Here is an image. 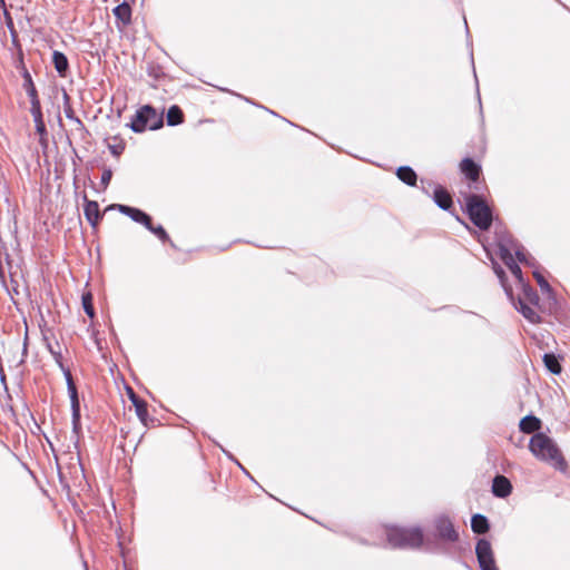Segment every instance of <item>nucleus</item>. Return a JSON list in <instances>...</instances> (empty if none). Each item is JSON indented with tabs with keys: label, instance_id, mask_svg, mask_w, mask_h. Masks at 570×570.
<instances>
[{
	"label": "nucleus",
	"instance_id": "obj_15",
	"mask_svg": "<svg viewBox=\"0 0 570 570\" xmlns=\"http://www.w3.org/2000/svg\"><path fill=\"white\" fill-rule=\"evenodd\" d=\"M500 258L502 259L504 265L510 269L512 275L517 278L518 283H522V271L518 263L515 262V258L513 257L512 253L507 249H503Z\"/></svg>",
	"mask_w": 570,
	"mask_h": 570
},
{
	"label": "nucleus",
	"instance_id": "obj_21",
	"mask_svg": "<svg viewBox=\"0 0 570 570\" xmlns=\"http://www.w3.org/2000/svg\"><path fill=\"white\" fill-rule=\"evenodd\" d=\"M397 178L409 186H415L417 180L416 173L409 166H401L396 170Z\"/></svg>",
	"mask_w": 570,
	"mask_h": 570
},
{
	"label": "nucleus",
	"instance_id": "obj_31",
	"mask_svg": "<svg viewBox=\"0 0 570 570\" xmlns=\"http://www.w3.org/2000/svg\"><path fill=\"white\" fill-rule=\"evenodd\" d=\"M533 277L543 293H547L548 295L552 293V287L538 269L533 271Z\"/></svg>",
	"mask_w": 570,
	"mask_h": 570
},
{
	"label": "nucleus",
	"instance_id": "obj_22",
	"mask_svg": "<svg viewBox=\"0 0 570 570\" xmlns=\"http://www.w3.org/2000/svg\"><path fill=\"white\" fill-rule=\"evenodd\" d=\"M166 120L168 126H177L184 122V112L177 105H173L168 108L166 114Z\"/></svg>",
	"mask_w": 570,
	"mask_h": 570
},
{
	"label": "nucleus",
	"instance_id": "obj_19",
	"mask_svg": "<svg viewBox=\"0 0 570 570\" xmlns=\"http://www.w3.org/2000/svg\"><path fill=\"white\" fill-rule=\"evenodd\" d=\"M112 13L117 20L121 21L125 26L131 22V7L127 2H122L112 9Z\"/></svg>",
	"mask_w": 570,
	"mask_h": 570
},
{
	"label": "nucleus",
	"instance_id": "obj_42",
	"mask_svg": "<svg viewBox=\"0 0 570 570\" xmlns=\"http://www.w3.org/2000/svg\"><path fill=\"white\" fill-rule=\"evenodd\" d=\"M222 450H223V453H226L228 458L233 459V456H232V454H230V453H228V452H227L226 450H224L223 448H222Z\"/></svg>",
	"mask_w": 570,
	"mask_h": 570
},
{
	"label": "nucleus",
	"instance_id": "obj_40",
	"mask_svg": "<svg viewBox=\"0 0 570 570\" xmlns=\"http://www.w3.org/2000/svg\"><path fill=\"white\" fill-rule=\"evenodd\" d=\"M129 400L132 402V400L140 399L132 390H129Z\"/></svg>",
	"mask_w": 570,
	"mask_h": 570
},
{
	"label": "nucleus",
	"instance_id": "obj_2",
	"mask_svg": "<svg viewBox=\"0 0 570 570\" xmlns=\"http://www.w3.org/2000/svg\"><path fill=\"white\" fill-rule=\"evenodd\" d=\"M465 212L470 220L481 230H488L491 227L492 210L482 196L476 194L466 195Z\"/></svg>",
	"mask_w": 570,
	"mask_h": 570
},
{
	"label": "nucleus",
	"instance_id": "obj_39",
	"mask_svg": "<svg viewBox=\"0 0 570 570\" xmlns=\"http://www.w3.org/2000/svg\"><path fill=\"white\" fill-rule=\"evenodd\" d=\"M11 284H12V291H13V293L18 295V294H19V291H18V283H17L13 278H11Z\"/></svg>",
	"mask_w": 570,
	"mask_h": 570
},
{
	"label": "nucleus",
	"instance_id": "obj_14",
	"mask_svg": "<svg viewBox=\"0 0 570 570\" xmlns=\"http://www.w3.org/2000/svg\"><path fill=\"white\" fill-rule=\"evenodd\" d=\"M497 244L499 247V256L501 257L502 250L507 249L512 253V249L517 247L519 242L513 238V236L505 230H495Z\"/></svg>",
	"mask_w": 570,
	"mask_h": 570
},
{
	"label": "nucleus",
	"instance_id": "obj_7",
	"mask_svg": "<svg viewBox=\"0 0 570 570\" xmlns=\"http://www.w3.org/2000/svg\"><path fill=\"white\" fill-rule=\"evenodd\" d=\"M422 189L429 195L428 188L424 186V184L428 185V187H434L433 190V200L443 210H450L453 207V199L451 194L448 191L446 188H444L441 185H434L432 181L424 179H421Z\"/></svg>",
	"mask_w": 570,
	"mask_h": 570
},
{
	"label": "nucleus",
	"instance_id": "obj_1",
	"mask_svg": "<svg viewBox=\"0 0 570 570\" xmlns=\"http://www.w3.org/2000/svg\"><path fill=\"white\" fill-rule=\"evenodd\" d=\"M529 450L539 460L551 463L556 469L564 471L567 462L556 442L542 432L532 435Z\"/></svg>",
	"mask_w": 570,
	"mask_h": 570
},
{
	"label": "nucleus",
	"instance_id": "obj_9",
	"mask_svg": "<svg viewBox=\"0 0 570 570\" xmlns=\"http://www.w3.org/2000/svg\"><path fill=\"white\" fill-rule=\"evenodd\" d=\"M110 208H117L119 213L128 216L134 222L144 225L146 228H150L149 224L151 223L153 218L146 212L122 204L111 205Z\"/></svg>",
	"mask_w": 570,
	"mask_h": 570
},
{
	"label": "nucleus",
	"instance_id": "obj_16",
	"mask_svg": "<svg viewBox=\"0 0 570 570\" xmlns=\"http://www.w3.org/2000/svg\"><path fill=\"white\" fill-rule=\"evenodd\" d=\"M541 420L532 414H529L520 420L519 429L521 432L530 434L537 433L541 428Z\"/></svg>",
	"mask_w": 570,
	"mask_h": 570
},
{
	"label": "nucleus",
	"instance_id": "obj_44",
	"mask_svg": "<svg viewBox=\"0 0 570 570\" xmlns=\"http://www.w3.org/2000/svg\"><path fill=\"white\" fill-rule=\"evenodd\" d=\"M478 99H479V101H481V96H480L479 91H478Z\"/></svg>",
	"mask_w": 570,
	"mask_h": 570
},
{
	"label": "nucleus",
	"instance_id": "obj_35",
	"mask_svg": "<svg viewBox=\"0 0 570 570\" xmlns=\"http://www.w3.org/2000/svg\"><path fill=\"white\" fill-rule=\"evenodd\" d=\"M111 178H112V170L110 168H105L102 171L101 181H100L104 190L108 187Z\"/></svg>",
	"mask_w": 570,
	"mask_h": 570
},
{
	"label": "nucleus",
	"instance_id": "obj_12",
	"mask_svg": "<svg viewBox=\"0 0 570 570\" xmlns=\"http://www.w3.org/2000/svg\"><path fill=\"white\" fill-rule=\"evenodd\" d=\"M510 301L514 305V307L523 315V317L527 318L529 322L533 324L541 322L540 315L530 306L531 304L525 303L523 298L518 297L515 301V298L513 297V299Z\"/></svg>",
	"mask_w": 570,
	"mask_h": 570
},
{
	"label": "nucleus",
	"instance_id": "obj_4",
	"mask_svg": "<svg viewBox=\"0 0 570 570\" xmlns=\"http://www.w3.org/2000/svg\"><path fill=\"white\" fill-rule=\"evenodd\" d=\"M164 126V114L157 112L151 105L140 107L130 121V129L140 134L145 130H157Z\"/></svg>",
	"mask_w": 570,
	"mask_h": 570
},
{
	"label": "nucleus",
	"instance_id": "obj_41",
	"mask_svg": "<svg viewBox=\"0 0 570 570\" xmlns=\"http://www.w3.org/2000/svg\"><path fill=\"white\" fill-rule=\"evenodd\" d=\"M8 27H9L11 30L13 29V22H12L11 18H9Z\"/></svg>",
	"mask_w": 570,
	"mask_h": 570
},
{
	"label": "nucleus",
	"instance_id": "obj_30",
	"mask_svg": "<svg viewBox=\"0 0 570 570\" xmlns=\"http://www.w3.org/2000/svg\"><path fill=\"white\" fill-rule=\"evenodd\" d=\"M33 122H35V127H36V132L40 137V141L45 140L48 135V131H47L46 124L43 120V115L33 117Z\"/></svg>",
	"mask_w": 570,
	"mask_h": 570
},
{
	"label": "nucleus",
	"instance_id": "obj_18",
	"mask_svg": "<svg viewBox=\"0 0 570 570\" xmlns=\"http://www.w3.org/2000/svg\"><path fill=\"white\" fill-rule=\"evenodd\" d=\"M471 529L476 534H484L490 530V522L485 515L475 513L471 518Z\"/></svg>",
	"mask_w": 570,
	"mask_h": 570
},
{
	"label": "nucleus",
	"instance_id": "obj_33",
	"mask_svg": "<svg viewBox=\"0 0 570 570\" xmlns=\"http://www.w3.org/2000/svg\"><path fill=\"white\" fill-rule=\"evenodd\" d=\"M29 99H30V104H31L30 112L32 115V118L33 117H38V116H42V110H41V104H40L39 96L30 97Z\"/></svg>",
	"mask_w": 570,
	"mask_h": 570
},
{
	"label": "nucleus",
	"instance_id": "obj_27",
	"mask_svg": "<svg viewBox=\"0 0 570 570\" xmlns=\"http://www.w3.org/2000/svg\"><path fill=\"white\" fill-rule=\"evenodd\" d=\"M512 250L515 253V258L521 263L529 266H535V259L531 257L521 244H518Z\"/></svg>",
	"mask_w": 570,
	"mask_h": 570
},
{
	"label": "nucleus",
	"instance_id": "obj_20",
	"mask_svg": "<svg viewBox=\"0 0 570 570\" xmlns=\"http://www.w3.org/2000/svg\"><path fill=\"white\" fill-rule=\"evenodd\" d=\"M542 361L550 373L554 375H559L561 373L562 366L560 358L554 353H546L542 357Z\"/></svg>",
	"mask_w": 570,
	"mask_h": 570
},
{
	"label": "nucleus",
	"instance_id": "obj_45",
	"mask_svg": "<svg viewBox=\"0 0 570 570\" xmlns=\"http://www.w3.org/2000/svg\"><path fill=\"white\" fill-rule=\"evenodd\" d=\"M1 2H3V0H1Z\"/></svg>",
	"mask_w": 570,
	"mask_h": 570
},
{
	"label": "nucleus",
	"instance_id": "obj_37",
	"mask_svg": "<svg viewBox=\"0 0 570 570\" xmlns=\"http://www.w3.org/2000/svg\"><path fill=\"white\" fill-rule=\"evenodd\" d=\"M62 97H63V107H65V106H68V105H71V104H70V99H71V98H70V96L67 94V91H66V90H63V95H62Z\"/></svg>",
	"mask_w": 570,
	"mask_h": 570
},
{
	"label": "nucleus",
	"instance_id": "obj_17",
	"mask_svg": "<svg viewBox=\"0 0 570 570\" xmlns=\"http://www.w3.org/2000/svg\"><path fill=\"white\" fill-rule=\"evenodd\" d=\"M52 63L60 77L67 76L69 71V61L63 52L55 50L52 52Z\"/></svg>",
	"mask_w": 570,
	"mask_h": 570
},
{
	"label": "nucleus",
	"instance_id": "obj_34",
	"mask_svg": "<svg viewBox=\"0 0 570 570\" xmlns=\"http://www.w3.org/2000/svg\"><path fill=\"white\" fill-rule=\"evenodd\" d=\"M49 351H50L51 355L53 356V358H55L56 363L58 364V366L63 372V375L66 376V373L71 374L70 370L68 367H66L63 365V363H62V355H61V353L53 351V348L51 346H49Z\"/></svg>",
	"mask_w": 570,
	"mask_h": 570
},
{
	"label": "nucleus",
	"instance_id": "obj_5",
	"mask_svg": "<svg viewBox=\"0 0 570 570\" xmlns=\"http://www.w3.org/2000/svg\"><path fill=\"white\" fill-rule=\"evenodd\" d=\"M66 383L67 390L70 397L71 404V423H72V432L77 436L81 434V414H80V400L77 386L75 384L73 377L71 374L66 373Z\"/></svg>",
	"mask_w": 570,
	"mask_h": 570
},
{
	"label": "nucleus",
	"instance_id": "obj_24",
	"mask_svg": "<svg viewBox=\"0 0 570 570\" xmlns=\"http://www.w3.org/2000/svg\"><path fill=\"white\" fill-rule=\"evenodd\" d=\"M493 271L498 276L502 287L504 288V292L509 299H513V291L512 287L507 284V274L504 269L498 263H493Z\"/></svg>",
	"mask_w": 570,
	"mask_h": 570
},
{
	"label": "nucleus",
	"instance_id": "obj_26",
	"mask_svg": "<svg viewBox=\"0 0 570 570\" xmlns=\"http://www.w3.org/2000/svg\"><path fill=\"white\" fill-rule=\"evenodd\" d=\"M132 404L136 410V414L140 422L144 425H147V419H148V409H147V402L142 399L132 400Z\"/></svg>",
	"mask_w": 570,
	"mask_h": 570
},
{
	"label": "nucleus",
	"instance_id": "obj_32",
	"mask_svg": "<svg viewBox=\"0 0 570 570\" xmlns=\"http://www.w3.org/2000/svg\"><path fill=\"white\" fill-rule=\"evenodd\" d=\"M63 112L68 119L75 121V124L77 125V129H79V130L85 129L83 122L75 115V111H73L71 105L65 106Z\"/></svg>",
	"mask_w": 570,
	"mask_h": 570
},
{
	"label": "nucleus",
	"instance_id": "obj_10",
	"mask_svg": "<svg viewBox=\"0 0 570 570\" xmlns=\"http://www.w3.org/2000/svg\"><path fill=\"white\" fill-rule=\"evenodd\" d=\"M511 492H512L511 481L502 474H497L492 481L493 495L497 498L504 499V498L509 497L511 494Z\"/></svg>",
	"mask_w": 570,
	"mask_h": 570
},
{
	"label": "nucleus",
	"instance_id": "obj_28",
	"mask_svg": "<svg viewBox=\"0 0 570 570\" xmlns=\"http://www.w3.org/2000/svg\"><path fill=\"white\" fill-rule=\"evenodd\" d=\"M150 228H147L150 233L156 235L163 243H169L171 247H176L174 242L169 238V235L161 225L154 226L153 222L149 224Z\"/></svg>",
	"mask_w": 570,
	"mask_h": 570
},
{
	"label": "nucleus",
	"instance_id": "obj_3",
	"mask_svg": "<svg viewBox=\"0 0 570 570\" xmlns=\"http://www.w3.org/2000/svg\"><path fill=\"white\" fill-rule=\"evenodd\" d=\"M387 542L393 548L417 549L423 543V531L419 527H391L386 530Z\"/></svg>",
	"mask_w": 570,
	"mask_h": 570
},
{
	"label": "nucleus",
	"instance_id": "obj_25",
	"mask_svg": "<svg viewBox=\"0 0 570 570\" xmlns=\"http://www.w3.org/2000/svg\"><path fill=\"white\" fill-rule=\"evenodd\" d=\"M22 78H23V89L26 90L28 97H36L38 96L37 88L33 83L32 77L30 72L27 70V68L23 67L22 69Z\"/></svg>",
	"mask_w": 570,
	"mask_h": 570
},
{
	"label": "nucleus",
	"instance_id": "obj_29",
	"mask_svg": "<svg viewBox=\"0 0 570 570\" xmlns=\"http://www.w3.org/2000/svg\"><path fill=\"white\" fill-rule=\"evenodd\" d=\"M81 302H82V307H83L85 313L88 315V317L94 318L96 313H95L91 293L90 292L83 293L82 297H81Z\"/></svg>",
	"mask_w": 570,
	"mask_h": 570
},
{
	"label": "nucleus",
	"instance_id": "obj_23",
	"mask_svg": "<svg viewBox=\"0 0 570 570\" xmlns=\"http://www.w3.org/2000/svg\"><path fill=\"white\" fill-rule=\"evenodd\" d=\"M519 285L522 288V296L520 297L528 304L538 305L539 295L537 291L530 284L525 283L524 279H522V283H519Z\"/></svg>",
	"mask_w": 570,
	"mask_h": 570
},
{
	"label": "nucleus",
	"instance_id": "obj_43",
	"mask_svg": "<svg viewBox=\"0 0 570 570\" xmlns=\"http://www.w3.org/2000/svg\"><path fill=\"white\" fill-rule=\"evenodd\" d=\"M23 353H27V344L24 343Z\"/></svg>",
	"mask_w": 570,
	"mask_h": 570
},
{
	"label": "nucleus",
	"instance_id": "obj_6",
	"mask_svg": "<svg viewBox=\"0 0 570 570\" xmlns=\"http://www.w3.org/2000/svg\"><path fill=\"white\" fill-rule=\"evenodd\" d=\"M475 554L480 570H499L490 541L487 539L478 540L475 546Z\"/></svg>",
	"mask_w": 570,
	"mask_h": 570
},
{
	"label": "nucleus",
	"instance_id": "obj_13",
	"mask_svg": "<svg viewBox=\"0 0 570 570\" xmlns=\"http://www.w3.org/2000/svg\"><path fill=\"white\" fill-rule=\"evenodd\" d=\"M83 213L88 220V223L96 227L99 222L102 219V214L100 213L99 205L96 200H89L85 196V206H83Z\"/></svg>",
	"mask_w": 570,
	"mask_h": 570
},
{
	"label": "nucleus",
	"instance_id": "obj_36",
	"mask_svg": "<svg viewBox=\"0 0 570 570\" xmlns=\"http://www.w3.org/2000/svg\"><path fill=\"white\" fill-rule=\"evenodd\" d=\"M109 150L110 153L114 155V156H119L122 150H124V147H120V146H109Z\"/></svg>",
	"mask_w": 570,
	"mask_h": 570
},
{
	"label": "nucleus",
	"instance_id": "obj_38",
	"mask_svg": "<svg viewBox=\"0 0 570 570\" xmlns=\"http://www.w3.org/2000/svg\"><path fill=\"white\" fill-rule=\"evenodd\" d=\"M0 381L6 384V374H4V370H3V366H2V362H0Z\"/></svg>",
	"mask_w": 570,
	"mask_h": 570
},
{
	"label": "nucleus",
	"instance_id": "obj_11",
	"mask_svg": "<svg viewBox=\"0 0 570 570\" xmlns=\"http://www.w3.org/2000/svg\"><path fill=\"white\" fill-rule=\"evenodd\" d=\"M461 173L472 183H478L481 174V166L472 158L465 157L460 163Z\"/></svg>",
	"mask_w": 570,
	"mask_h": 570
},
{
	"label": "nucleus",
	"instance_id": "obj_8",
	"mask_svg": "<svg viewBox=\"0 0 570 570\" xmlns=\"http://www.w3.org/2000/svg\"><path fill=\"white\" fill-rule=\"evenodd\" d=\"M435 529L438 537L449 542L459 540V533L454 529L453 523L448 517L441 515L435 519Z\"/></svg>",
	"mask_w": 570,
	"mask_h": 570
}]
</instances>
